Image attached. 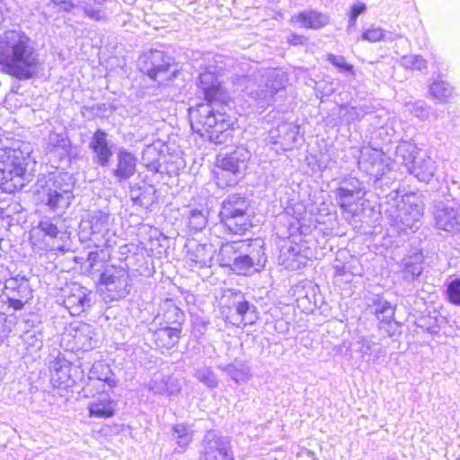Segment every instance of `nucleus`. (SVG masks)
<instances>
[{
    "label": "nucleus",
    "mask_w": 460,
    "mask_h": 460,
    "mask_svg": "<svg viewBox=\"0 0 460 460\" xmlns=\"http://www.w3.org/2000/svg\"><path fill=\"white\" fill-rule=\"evenodd\" d=\"M70 13L75 17H88L95 22H106L109 13L105 7H95L86 3L80 4L73 1H59V13Z\"/></svg>",
    "instance_id": "20"
},
{
    "label": "nucleus",
    "mask_w": 460,
    "mask_h": 460,
    "mask_svg": "<svg viewBox=\"0 0 460 460\" xmlns=\"http://www.w3.org/2000/svg\"><path fill=\"white\" fill-rule=\"evenodd\" d=\"M13 209L16 211H21L22 210L21 203H13Z\"/></svg>",
    "instance_id": "64"
},
{
    "label": "nucleus",
    "mask_w": 460,
    "mask_h": 460,
    "mask_svg": "<svg viewBox=\"0 0 460 460\" xmlns=\"http://www.w3.org/2000/svg\"><path fill=\"white\" fill-rule=\"evenodd\" d=\"M208 210L204 208H190L186 213V225L193 233L202 231L208 224Z\"/></svg>",
    "instance_id": "35"
},
{
    "label": "nucleus",
    "mask_w": 460,
    "mask_h": 460,
    "mask_svg": "<svg viewBox=\"0 0 460 460\" xmlns=\"http://www.w3.org/2000/svg\"><path fill=\"white\" fill-rule=\"evenodd\" d=\"M155 190L153 187H148L139 195L132 196L134 204L141 207L148 208L155 202Z\"/></svg>",
    "instance_id": "48"
},
{
    "label": "nucleus",
    "mask_w": 460,
    "mask_h": 460,
    "mask_svg": "<svg viewBox=\"0 0 460 460\" xmlns=\"http://www.w3.org/2000/svg\"><path fill=\"white\" fill-rule=\"evenodd\" d=\"M367 306L370 313L374 314L381 322L391 323L394 318L395 305H393L383 296H375L371 301H368Z\"/></svg>",
    "instance_id": "29"
},
{
    "label": "nucleus",
    "mask_w": 460,
    "mask_h": 460,
    "mask_svg": "<svg viewBox=\"0 0 460 460\" xmlns=\"http://www.w3.org/2000/svg\"><path fill=\"white\" fill-rule=\"evenodd\" d=\"M148 389L155 394L172 397L181 393V385L178 378L162 372H156L149 381Z\"/></svg>",
    "instance_id": "24"
},
{
    "label": "nucleus",
    "mask_w": 460,
    "mask_h": 460,
    "mask_svg": "<svg viewBox=\"0 0 460 460\" xmlns=\"http://www.w3.org/2000/svg\"><path fill=\"white\" fill-rule=\"evenodd\" d=\"M234 307L243 325L253 324L259 319L257 307L248 302L242 292L235 293Z\"/></svg>",
    "instance_id": "28"
},
{
    "label": "nucleus",
    "mask_w": 460,
    "mask_h": 460,
    "mask_svg": "<svg viewBox=\"0 0 460 460\" xmlns=\"http://www.w3.org/2000/svg\"><path fill=\"white\" fill-rule=\"evenodd\" d=\"M358 168L367 174L375 177L374 184L378 185L379 181L390 171V159L376 148L364 146L360 149L358 161Z\"/></svg>",
    "instance_id": "14"
},
{
    "label": "nucleus",
    "mask_w": 460,
    "mask_h": 460,
    "mask_svg": "<svg viewBox=\"0 0 460 460\" xmlns=\"http://www.w3.org/2000/svg\"><path fill=\"white\" fill-rule=\"evenodd\" d=\"M429 93L438 103H445L454 97V88L444 80H434L429 84Z\"/></svg>",
    "instance_id": "34"
},
{
    "label": "nucleus",
    "mask_w": 460,
    "mask_h": 460,
    "mask_svg": "<svg viewBox=\"0 0 460 460\" xmlns=\"http://www.w3.org/2000/svg\"><path fill=\"white\" fill-rule=\"evenodd\" d=\"M163 326L181 328L185 322V314L175 305H170L163 314Z\"/></svg>",
    "instance_id": "38"
},
{
    "label": "nucleus",
    "mask_w": 460,
    "mask_h": 460,
    "mask_svg": "<svg viewBox=\"0 0 460 460\" xmlns=\"http://www.w3.org/2000/svg\"><path fill=\"white\" fill-rule=\"evenodd\" d=\"M366 10L367 5L360 2H357L351 5L349 13V23L347 27V31L349 33H351L356 29L358 17L364 13Z\"/></svg>",
    "instance_id": "47"
},
{
    "label": "nucleus",
    "mask_w": 460,
    "mask_h": 460,
    "mask_svg": "<svg viewBox=\"0 0 460 460\" xmlns=\"http://www.w3.org/2000/svg\"><path fill=\"white\" fill-rule=\"evenodd\" d=\"M89 226V239L96 247H112L115 244V234L110 229V215L98 211L92 215L84 226Z\"/></svg>",
    "instance_id": "17"
},
{
    "label": "nucleus",
    "mask_w": 460,
    "mask_h": 460,
    "mask_svg": "<svg viewBox=\"0 0 460 460\" xmlns=\"http://www.w3.org/2000/svg\"><path fill=\"white\" fill-rule=\"evenodd\" d=\"M248 84L244 93L250 96L258 108H266L275 102L274 96L285 87V75L277 69H266L260 73V83L255 75H249L242 79Z\"/></svg>",
    "instance_id": "6"
},
{
    "label": "nucleus",
    "mask_w": 460,
    "mask_h": 460,
    "mask_svg": "<svg viewBox=\"0 0 460 460\" xmlns=\"http://www.w3.org/2000/svg\"><path fill=\"white\" fill-rule=\"evenodd\" d=\"M299 136V127L292 123H281L275 129L270 131V141L274 145H279L287 151L295 147Z\"/></svg>",
    "instance_id": "23"
},
{
    "label": "nucleus",
    "mask_w": 460,
    "mask_h": 460,
    "mask_svg": "<svg viewBox=\"0 0 460 460\" xmlns=\"http://www.w3.org/2000/svg\"><path fill=\"white\" fill-rule=\"evenodd\" d=\"M411 141L402 140L396 147L397 157L402 160L408 172L419 181L429 183L436 175L438 164Z\"/></svg>",
    "instance_id": "8"
},
{
    "label": "nucleus",
    "mask_w": 460,
    "mask_h": 460,
    "mask_svg": "<svg viewBox=\"0 0 460 460\" xmlns=\"http://www.w3.org/2000/svg\"><path fill=\"white\" fill-rule=\"evenodd\" d=\"M200 459L235 460L230 438L217 430L206 432L201 441Z\"/></svg>",
    "instance_id": "13"
},
{
    "label": "nucleus",
    "mask_w": 460,
    "mask_h": 460,
    "mask_svg": "<svg viewBox=\"0 0 460 460\" xmlns=\"http://www.w3.org/2000/svg\"><path fill=\"white\" fill-rule=\"evenodd\" d=\"M198 86L206 103L190 109L191 129L215 144H224L231 136L234 119L220 103L223 97L221 84L214 72L206 70L199 74Z\"/></svg>",
    "instance_id": "1"
},
{
    "label": "nucleus",
    "mask_w": 460,
    "mask_h": 460,
    "mask_svg": "<svg viewBox=\"0 0 460 460\" xmlns=\"http://www.w3.org/2000/svg\"><path fill=\"white\" fill-rule=\"evenodd\" d=\"M21 285V277L18 275L15 278L9 279L5 282V289L11 290L13 294L19 289Z\"/></svg>",
    "instance_id": "56"
},
{
    "label": "nucleus",
    "mask_w": 460,
    "mask_h": 460,
    "mask_svg": "<svg viewBox=\"0 0 460 460\" xmlns=\"http://www.w3.org/2000/svg\"><path fill=\"white\" fill-rule=\"evenodd\" d=\"M223 370L237 384L249 380L250 369L243 363H231L226 365Z\"/></svg>",
    "instance_id": "40"
},
{
    "label": "nucleus",
    "mask_w": 460,
    "mask_h": 460,
    "mask_svg": "<svg viewBox=\"0 0 460 460\" xmlns=\"http://www.w3.org/2000/svg\"><path fill=\"white\" fill-rule=\"evenodd\" d=\"M59 314L61 311L76 316L85 312L94 304L95 294L88 288L72 282L59 288Z\"/></svg>",
    "instance_id": "10"
},
{
    "label": "nucleus",
    "mask_w": 460,
    "mask_h": 460,
    "mask_svg": "<svg viewBox=\"0 0 460 460\" xmlns=\"http://www.w3.org/2000/svg\"><path fill=\"white\" fill-rule=\"evenodd\" d=\"M28 144L8 147L0 153V190L14 193L30 183L35 174L36 161Z\"/></svg>",
    "instance_id": "4"
},
{
    "label": "nucleus",
    "mask_w": 460,
    "mask_h": 460,
    "mask_svg": "<svg viewBox=\"0 0 460 460\" xmlns=\"http://www.w3.org/2000/svg\"><path fill=\"white\" fill-rule=\"evenodd\" d=\"M409 196L402 199V207L399 208L398 215L395 217L394 221L399 231L418 229L420 226L423 207L421 204L411 202Z\"/></svg>",
    "instance_id": "19"
},
{
    "label": "nucleus",
    "mask_w": 460,
    "mask_h": 460,
    "mask_svg": "<svg viewBox=\"0 0 460 460\" xmlns=\"http://www.w3.org/2000/svg\"><path fill=\"white\" fill-rule=\"evenodd\" d=\"M7 301L9 306L13 307L16 311L22 309L24 305L28 302L17 297L15 294H13V296L7 295Z\"/></svg>",
    "instance_id": "55"
},
{
    "label": "nucleus",
    "mask_w": 460,
    "mask_h": 460,
    "mask_svg": "<svg viewBox=\"0 0 460 460\" xmlns=\"http://www.w3.org/2000/svg\"><path fill=\"white\" fill-rule=\"evenodd\" d=\"M187 256L193 266L199 269L211 265L212 256L204 245H198L194 250L189 251Z\"/></svg>",
    "instance_id": "39"
},
{
    "label": "nucleus",
    "mask_w": 460,
    "mask_h": 460,
    "mask_svg": "<svg viewBox=\"0 0 460 460\" xmlns=\"http://www.w3.org/2000/svg\"><path fill=\"white\" fill-rule=\"evenodd\" d=\"M261 239L233 242L221 248V262L238 275H252L264 268L267 261Z\"/></svg>",
    "instance_id": "5"
},
{
    "label": "nucleus",
    "mask_w": 460,
    "mask_h": 460,
    "mask_svg": "<svg viewBox=\"0 0 460 460\" xmlns=\"http://www.w3.org/2000/svg\"><path fill=\"white\" fill-rule=\"evenodd\" d=\"M57 169V167L52 166ZM36 199L41 205V219L37 226L38 242L40 248L49 251L47 257L56 259V239L58 237L57 216L58 207V174L56 170L42 173L37 180Z\"/></svg>",
    "instance_id": "3"
},
{
    "label": "nucleus",
    "mask_w": 460,
    "mask_h": 460,
    "mask_svg": "<svg viewBox=\"0 0 460 460\" xmlns=\"http://www.w3.org/2000/svg\"><path fill=\"white\" fill-rule=\"evenodd\" d=\"M358 344L359 346L358 351L363 358H367L366 360L367 362L375 363L386 354L385 349L380 343L375 342L368 338H361Z\"/></svg>",
    "instance_id": "30"
},
{
    "label": "nucleus",
    "mask_w": 460,
    "mask_h": 460,
    "mask_svg": "<svg viewBox=\"0 0 460 460\" xmlns=\"http://www.w3.org/2000/svg\"><path fill=\"white\" fill-rule=\"evenodd\" d=\"M433 216L438 229L446 232L460 230V212L456 201L447 199L435 200Z\"/></svg>",
    "instance_id": "15"
},
{
    "label": "nucleus",
    "mask_w": 460,
    "mask_h": 460,
    "mask_svg": "<svg viewBox=\"0 0 460 460\" xmlns=\"http://www.w3.org/2000/svg\"><path fill=\"white\" fill-rule=\"evenodd\" d=\"M80 258L75 255L72 248L66 244H59V263L62 264V271H69L79 262Z\"/></svg>",
    "instance_id": "43"
},
{
    "label": "nucleus",
    "mask_w": 460,
    "mask_h": 460,
    "mask_svg": "<svg viewBox=\"0 0 460 460\" xmlns=\"http://www.w3.org/2000/svg\"><path fill=\"white\" fill-rule=\"evenodd\" d=\"M113 146L114 145L108 139V133L102 128L96 129L89 142V148L93 155V163L102 168L109 166L114 155Z\"/></svg>",
    "instance_id": "18"
},
{
    "label": "nucleus",
    "mask_w": 460,
    "mask_h": 460,
    "mask_svg": "<svg viewBox=\"0 0 460 460\" xmlns=\"http://www.w3.org/2000/svg\"><path fill=\"white\" fill-rule=\"evenodd\" d=\"M59 190H61L64 195H62L60 192H59V198H58V200H59V204L62 203V201H66V199H68L70 198V193H71V190L70 188L67 186L66 189H63L60 185H59Z\"/></svg>",
    "instance_id": "59"
},
{
    "label": "nucleus",
    "mask_w": 460,
    "mask_h": 460,
    "mask_svg": "<svg viewBox=\"0 0 460 460\" xmlns=\"http://www.w3.org/2000/svg\"><path fill=\"white\" fill-rule=\"evenodd\" d=\"M101 283L104 286V293L111 300L126 297L131 288L130 278L126 269L107 265L101 274Z\"/></svg>",
    "instance_id": "12"
},
{
    "label": "nucleus",
    "mask_w": 460,
    "mask_h": 460,
    "mask_svg": "<svg viewBox=\"0 0 460 460\" xmlns=\"http://www.w3.org/2000/svg\"><path fill=\"white\" fill-rule=\"evenodd\" d=\"M14 294L23 301H29L31 298V289L29 285V279L26 277H21L20 288Z\"/></svg>",
    "instance_id": "53"
},
{
    "label": "nucleus",
    "mask_w": 460,
    "mask_h": 460,
    "mask_svg": "<svg viewBox=\"0 0 460 460\" xmlns=\"http://www.w3.org/2000/svg\"><path fill=\"white\" fill-rule=\"evenodd\" d=\"M74 330L73 323L64 327V331L59 339V347H61V345H75Z\"/></svg>",
    "instance_id": "54"
},
{
    "label": "nucleus",
    "mask_w": 460,
    "mask_h": 460,
    "mask_svg": "<svg viewBox=\"0 0 460 460\" xmlns=\"http://www.w3.org/2000/svg\"><path fill=\"white\" fill-rule=\"evenodd\" d=\"M327 60L335 67L340 69L341 72H353V66L347 63L343 56H338L334 54H329Z\"/></svg>",
    "instance_id": "50"
},
{
    "label": "nucleus",
    "mask_w": 460,
    "mask_h": 460,
    "mask_svg": "<svg viewBox=\"0 0 460 460\" xmlns=\"http://www.w3.org/2000/svg\"><path fill=\"white\" fill-rule=\"evenodd\" d=\"M66 368H67L66 367H64L62 365L59 364V368H58V371H59V375L60 374H66ZM61 379V376H59V390L61 389V386H62V384L63 382L60 381Z\"/></svg>",
    "instance_id": "61"
},
{
    "label": "nucleus",
    "mask_w": 460,
    "mask_h": 460,
    "mask_svg": "<svg viewBox=\"0 0 460 460\" xmlns=\"http://www.w3.org/2000/svg\"><path fill=\"white\" fill-rule=\"evenodd\" d=\"M5 323V316L0 314V345L4 343V339L8 336L9 333Z\"/></svg>",
    "instance_id": "57"
},
{
    "label": "nucleus",
    "mask_w": 460,
    "mask_h": 460,
    "mask_svg": "<svg viewBox=\"0 0 460 460\" xmlns=\"http://www.w3.org/2000/svg\"><path fill=\"white\" fill-rule=\"evenodd\" d=\"M335 270L338 275H345L346 273V268L344 266H336Z\"/></svg>",
    "instance_id": "60"
},
{
    "label": "nucleus",
    "mask_w": 460,
    "mask_h": 460,
    "mask_svg": "<svg viewBox=\"0 0 460 460\" xmlns=\"http://www.w3.org/2000/svg\"><path fill=\"white\" fill-rule=\"evenodd\" d=\"M172 438L181 448L179 452H184L193 440L194 430L191 424L176 423L172 428Z\"/></svg>",
    "instance_id": "31"
},
{
    "label": "nucleus",
    "mask_w": 460,
    "mask_h": 460,
    "mask_svg": "<svg viewBox=\"0 0 460 460\" xmlns=\"http://www.w3.org/2000/svg\"><path fill=\"white\" fill-rule=\"evenodd\" d=\"M424 256L421 248H414L401 260L399 263L400 273L403 280L412 282L423 271Z\"/></svg>",
    "instance_id": "22"
},
{
    "label": "nucleus",
    "mask_w": 460,
    "mask_h": 460,
    "mask_svg": "<svg viewBox=\"0 0 460 460\" xmlns=\"http://www.w3.org/2000/svg\"><path fill=\"white\" fill-rule=\"evenodd\" d=\"M194 377L209 389L219 385V379L210 367L203 366L195 370Z\"/></svg>",
    "instance_id": "41"
},
{
    "label": "nucleus",
    "mask_w": 460,
    "mask_h": 460,
    "mask_svg": "<svg viewBox=\"0 0 460 460\" xmlns=\"http://www.w3.org/2000/svg\"><path fill=\"white\" fill-rule=\"evenodd\" d=\"M116 402L111 400L110 394L102 390L97 396H93L88 404L90 417L111 418L116 410Z\"/></svg>",
    "instance_id": "25"
},
{
    "label": "nucleus",
    "mask_w": 460,
    "mask_h": 460,
    "mask_svg": "<svg viewBox=\"0 0 460 460\" xmlns=\"http://www.w3.org/2000/svg\"><path fill=\"white\" fill-rule=\"evenodd\" d=\"M74 325V338H75V345H61L66 351H75V350H90L93 348L92 344L93 340V332L92 330V326L84 323L75 322Z\"/></svg>",
    "instance_id": "26"
},
{
    "label": "nucleus",
    "mask_w": 460,
    "mask_h": 460,
    "mask_svg": "<svg viewBox=\"0 0 460 460\" xmlns=\"http://www.w3.org/2000/svg\"><path fill=\"white\" fill-rule=\"evenodd\" d=\"M182 328L161 326L152 332V340L158 348L170 349L178 344Z\"/></svg>",
    "instance_id": "27"
},
{
    "label": "nucleus",
    "mask_w": 460,
    "mask_h": 460,
    "mask_svg": "<svg viewBox=\"0 0 460 460\" xmlns=\"http://www.w3.org/2000/svg\"><path fill=\"white\" fill-rule=\"evenodd\" d=\"M137 66L143 74L159 84L175 77V70L171 71L172 58L162 50L149 49L144 52L138 58Z\"/></svg>",
    "instance_id": "11"
},
{
    "label": "nucleus",
    "mask_w": 460,
    "mask_h": 460,
    "mask_svg": "<svg viewBox=\"0 0 460 460\" xmlns=\"http://www.w3.org/2000/svg\"><path fill=\"white\" fill-rule=\"evenodd\" d=\"M419 325L431 334L439 332V320L437 316L432 317L429 315L427 318H422Z\"/></svg>",
    "instance_id": "51"
},
{
    "label": "nucleus",
    "mask_w": 460,
    "mask_h": 460,
    "mask_svg": "<svg viewBox=\"0 0 460 460\" xmlns=\"http://www.w3.org/2000/svg\"><path fill=\"white\" fill-rule=\"evenodd\" d=\"M89 378L101 382L102 390H105V386L111 389L117 385L115 375L112 373L111 367L102 363H97L93 366Z\"/></svg>",
    "instance_id": "32"
},
{
    "label": "nucleus",
    "mask_w": 460,
    "mask_h": 460,
    "mask_svg": "<svg viewBox=\"0 0 460 460\" xmlns=\"http://www.w3.org/2000/svg\"><path fill=\"white\" fill-rule=\"evenodd\" d=\"M46 155L56 157L58 152V133L51 131L45 143Z\"/></svg>",
    "instance_id": "52"
},
{
    "label": "nucleus",
    "mask_w": 460,
    "mask_h": 460,
    "mask_svg": "<svg viewBox=\"0 0 460 460\" xmlns=\"http://www.w3.org/2000/svg\"><path fill=\"white\" fill-rule=\"evenodd\" d=\"M446 296L450 304L460 306V278H456L447 282Z\"/></svg>",
    "instance_id": "45"
},
{
    "label": "nucleus",
    "mask_w": 460,
    "mask_h": 460,
    "mask_svg": "<svg viewBox=\"0 0 460 460\" xmlns=\"http://www.w3.org/2000/svg\"><path fill=\"white\" fill-rule=\"evenodd\" d=\"M65 178H69L70 180L72 177L67 172H59V180H65Z\"/></svg>",
    "instance_id": "62"
},
{
    "label": "nucleus",
    "mask_w": 460,
    "mask_h": 460,
    "mask_svg": "<svg viewBox=\"0 0 460 460\" xmlns=\"http://www.w3.org/2000/svg\"><path fill=\"white\" fill-rule=\"evenodd\" d=\"M370 112H372V108L367 104L358 106L343 104L340 107L341 117L347 123H352L357 120H361L366 115L369 114Z\"/></svg>",
    "instance_id": "37"
},
{
    "label": "nucleus",
    "mask_w": 460,
    "mask_h": 460,
    "mask_svg": "<svg viewBox=\"0 0 460 460\" xmlns=\"http://www.w3.org/2000/svg\"><path fill=\"white\" fill-rule=\"evenodd\" d=\"M39 54L33 40L21 30L0 35L1 70L18 80H28L38 73Z\"/></svg>",
    "instance_id": "2"
},
{
    "label": "nucleus",
    "mask_w": 460,
    "mask_h": 460,
    "mask_svg": "<svg viewBox=\"0 0 460 460\" xmlns=\"http://www.w3.org/2000/svg\"><path fill=\"white\" fill-rule=\"evenodd\" d=\"M399 64L411 71L426 72L428 69V62L420 55H404L400 58Z\"/></svg>",
    "instance_id": "42"
},
{
    "label": "nucleus",
    "mask_w": 460,
    "mask_h": 460,
    "mask_svg": "<svg viewBox=\"0 0 460 460\" xmlns=\"http://www.w3.org/2000/svg\"><path fill=\"white\" fill-rule=\"evenodd\" d=\"M362 40L369 42H377L380 40H393V33H386L380 27L372 26L366 30L362 34Z\"/></svg>",
    "instance_id": "44"
},
{
    "label": "nucleus",
    "mask_w": 460,
    "mask_h": 460,
    "mask_svg": "<svg viewBox=\"0 0 460 460\" xmlns=\"http://www.w3.org/2000/svg\"><path fill=\"white\" fill-rule=\"evenodd\" d=\"M406 107L411 114L422 121L426 120L429 116V107L423 101L409 102L406 104Z\"/></svg>",
    "instance_id": "46"
},
{
    "label": "nucleus",
    "mask_w": 460,
    "mask_h": 460,
    "mask_svg": "<svg viewBox=\"0 0 460 460\" xmlns=\"http://www.w3.org/2000/svg\"><path fill=\"white\" fill-rule=\"evenodd\" d=\"M250 199L242 193L229 194L221 203L219 218L229 233L243 234L252 227Z\"/></svg>",
    "instance_id": "7"
},
{
    "label": "nucleus",
    "mask_w": 460,
    "mask_h": 460,
    "mask_svg": "<svg viewBox=\"0 0 460 460\" xmlns=\"http://www.w3.org/2000/svg\"><path fill=\"white\" fill-rule=\"evenodd\" d=\"M250 158V151L243 146L218 156L215 169L217 186L222 189L235 186L244 176Z\"/></svg>",
    "instance_id": "9"
},
{
    "label": "nucleus",
    "mask_w": 460,
    "mask_h": 460,
    "mask_svg": "<svg viewBox=\"0 0 460 460\" xmlns=\"http://www.w3.org/2000/svg\"><path fill=\"white\" fill-rule=\"evenodd\" d=\"M298 222L296 224H290L288 240L285 242V244L281 246L279 262L283 265L287 270H296L306 265L307 258L302 253V245L290 240L291 236H294L295 232L300 231V234L304 232Z\"/></svg>",
    "instance_id": "16"
},
{
    "label": "nucleus",
    "mask_w": 460,
    "mask_h": 460,
    "mask_svg": "<svg viewBox=\"0 0 460 460\" xmlns=\"http://www.w3.org/2000/svg\"><path fill=\"white\" fill-rule=\"evenodd\" d=\"M137 164V156L125 147H119L116 153V165L111 174L118 182L126 181L136 173Z\"/></svg>",
    "instance_id": "21"
},
{
    "label": "nucleus",
    "mask_w": 460,
    "mask_h": 460,
    "mask_svg": "<svg viewBox=\"0 0 460 460\" xmlns=\"http://www.w3.org/2000/svg\"><path fill=\"white\" fill-rule=\"evenodd\" d=\"M50 369L58 373V363L51 362Z\"/></svg>",
    "instance_id": "63"
},
{
    "label": "nucleus",
    "mask_w": 460,
    "mask_h": 460,
    "mask_svg": "<svg viewBox=\"0 0 460 460\" xmlns=\"http://www.w3.org/2000/svg\"><path fill=\"white\" fill-rule=\"evenodd\" d=\"M339 186L348 188L349 190H354V192H359L366 195L364 183L356 177H349L341 180Z\"/></svg>",
    "instance_id": "49"
},
{
    "label": "nucleus",
    "mask_w": 460,
    "mask_h": 460,
    "mask_svg": "<svg viewBox=\"0 0 460 460\" xmlns=\"http://www.w3.org/2000/svg\"><path fill=\"white\" fill-rule=\"evenodd\" d=\"M305 41V38L301 35L293 34L288 39V42L292 45L297 46V45H303Z\"/></svg>",
    "instance_id": "58"
},
{
    "label": "nucleus",
    "mask_w": 460,
    "mask_h": 460,
    "mask_svg": "<svg viewBox=\"0 0 460 460\" xmlns=\"http://www.w3.org/2000/svg\"><path fill=\"white\" fill-rule=\"evenodd\" d=\"M334 195L337 204L344 211H349L352 205H355L365 197L362 193L354 192V190L341 186L336 188Z\"/></svg>",
    "instance_id": "36"
},
{
    "label": "nucleus",
    "mask_w": 460,
    "mask_h": 460,
    "mask_svg": "<svg viewBox=\"0 0 460 460\" xmlns=\"http://www.w3.org/2000/svg\"><path fill=\"white\" fill-rule=\"evenodd\" d=\"M292 21L300 22L305 28L320 29L329 23V17L322 13L310 11L300 13L294 16Z\"/></svg>",
    "instance_id": "33"
}]
</instances>
